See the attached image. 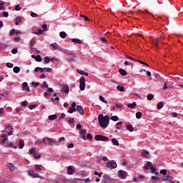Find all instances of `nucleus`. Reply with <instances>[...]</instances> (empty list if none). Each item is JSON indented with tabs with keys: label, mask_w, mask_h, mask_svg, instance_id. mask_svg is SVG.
<instances>
[{
	"label": "nucleus",
	"mask_w": 183,
	"mask_h": 183,
	"mask_svg": "<svg viewBox=\"0 0 183 183\" xmlns=\"http://www.w3.org/2000/svg\"><path fill=\"white\" fill-rule=\"evenodd\" d=\"M99 124L102 128H107L109 125V117L107 115L104 117V114H99Z\"/></svg>",
	"instance_id": "nucleus-1"
},
{
	"label": "nucleus",
	"mask_w": 183,
	"mask_h": 183,
	"mask_svg": "<svg viewBox=\"0 0 183 183\" xmlns=\"http://www.w3.org/2000/svg\"><path fill=\"white\" fill-rule=\"evenodd\" d=\"M42 141L44 142V144H48L49 145H54V144H55V142H56V141H55V139L49 138V137H46L43 138Z\"/></svg>",
	"instance_id": "nucleus-2"
},
{
	"label": "nucleus",
	"mask_w": 183,
	"mask_h": 183,
	"mask_svg": "<svg viewBox=\"0 0 183 183\" xmlns=\"http://www.w3.org/2000/svg\"><path fill=\"white\" fill-rule=\"evenodd\" d=\"M162 181L163 182H169V183H174L175 182L174 181V177L171 175L165 176L164 177L162 178Z\"/></svg>",
	"instance_id": "nucleus-3"
},
{
	"label": "nucleus",
	"mask_w": 183,
	"mask_h": 183,
	"mask_svg": "<svg viewBox=\"0 0 183 183\" xmlns=\"http://www.w3.org/2000/svg\"><path fill=\"white\" fill-rule=\"evenodd\" d=\"M144 169H151L152 172H155L157 171V169L154 167V165L151 162H148L147 164L144 167Z\"/></svg>",
	"instance_id": "nucleus-4"
},
{
	"label": "nucleus",
	"mask_w": 183,
	"mask_h": 183,
	"mask_svg": "<svg viewBox=\"0 0 183 183\" xmlns=\"http://www.w3.org/2000/svg\"><path fill=\"white\" fill-rule=\"evenodd\" d=\"M117 167L118 165L117 164V162L114 160L109 161L107 163V168H109L110 169H115Z\"/></svg>",
	"instance_id": "nucleus-5"
},
{
	"label": "nucleus",
	"mask_w": 183,
	"mask_h": 183,
	"mask_svg": "<svg viewBox=\"0 0 183 183\" xmlns=\"http://www.w3.org/2000/svg\"><path fill=\"white\" fill-rule=\"evenodd\" d=\"M94 139L96 141H109V138H108L107 137L105 136H102V135H96L94 137Z\"/></svg>",
	"instance_id": "nucleus-6"
},
{
	"label": "nucleus",
	"mask_w": 183,
	"mask_h": 183,
	"mask_svg": "<svg viewBox=\"0 0 183 183\" xmlns=\"http://www.w3.org/2000/svg\"><path fill=\"white\" fill-rule=\"evenodd\" d=\"M28 174L32 178H40L41 179H44L43 177L39 176V174H38V173H36L35 172H34L32 170L29 171Z\"/></svg>",
	"instance_id": "nucleus-7"
},
{
	"label": "nucleus",
	"mask_w": 183,
	"mask_h": 183,
	"mask_svg": "<svg viewBox=\"0 0 183 183\" xmlns=\"http://www.w3.org/2000/svg\"><path fill=\"white\" fill-rule=\"evenodd\" d=\"M79 88L81 91H84L85 89V77L81 76L79 80Z\"/></svg>",
	"instance_id": "nucleus-8"
},
{
	"label": "nucleus",
	"mask_w": 183,
	"mask_h": 183,
	"mask_svg": "<svg viewBox=\"0 0 183 183\" xmlns=\"http://www.w3.org/2000/svg\"><path fill=\"white\" fill-rule=\"evenodd\" d=\"M76 102H73L71 104V107H70L69 108L68 112L69 114H74V112H75L76 111Z\"/></svg>",
	"instance_id": "nucleus-9"
},
{
	"label": "nucleus",
	"mask_w": 183,
	"mask_h": 183,
	"mask_svg": "<svg viewBox=\"0 0 183 183\" xmlns=\"http://www.w3.org/2000/svg\"><path fill=\"white\" fill-rule=\"evenodd\" d=\"M119 177L122 179H125V178H127V172L123 170L119 171Z\"/></svg>",
	"instance_id": "nucleus-10"
},
{
	"label": "nucleus",
	"mask_w": 183,
	"mask_h": 183,
	"mask_svg": "<svg viewBox=\"0 0 183 183\" xmlns=\"http://www.w3.org/2000/svg\"><path fill=\"white\" fill-rule=\"evenodd\" d=\"M76 111L80 114V115H84V108L82 106H77Z\"/></svg>",
	"instance_id": "nucleus-11"
},
{
	"label": "nucleus",
	"mask_w": 183,
	"mask_h": 183,
	"mask_svg": "<svg viewBox=\"0 0 183 183\" xmlns=\"http://www.w3.org/2000/svg\"><path fill=\"white\" fill-rule=\"evenodd\" d=\"M61 91L64 94H69V86H68V85H64Z\"/></svg>",
	"instance_id": "nucleus-12"
},
{
	"label": "nucleus",
	"mask_w": 183,
	"mask_h": 183,
	"mask_svg": "<svg viewBox=\"0 0 183 183\" xmlns=\"http://www.w3.org/2000/svg\"><path fill=\"white\" fill-rule=\"evenodd\" d=\"M67 174L68 175H74V168L72 166H69L67 167Z\"/></svg>",
	"instance_id": "nucleus-13"
},
{
	"label": "nucleus",
	"mask_w": 183,
	"mask_h": 183,
	"mask_svg": "<svg viewBox=\"0 0 183 183\" xmlns=\"http://www.w3.org/2000/svg\"><path fill=\"white\" fill-rule=\"evenodd\" d=\"M111 179V177H109V175L108 174H104L103 176V182L104 183H107L108 182V181H109Z\"/></svg>",
	"instance_id": "nucleus-14"
},
{
	"label": "nucleus",
	"mask_w": 183,
	"mask_h": 183,
	"mask_svg": "<svg viewBox=\"0 0 183 183\" xmlns=\"http://www.w3.org/2000/svg\"><path fill=\"white\" fill-rule=\"evenodd\" d=\"M142 157H144V158H149V152L144 150L142 152Z\"/></svg>",
	"instance_id": "nucleus-15"
},
{
	"label": "nucleus",
	"mask_w": 183,
	"mask_h": 183,
	"mask_svg": "<svg viewBox=\"0 0 183 183\" xmlns=\"http://www.w3.org/2000/svg\"><path fill=\"white\" fill-rule=\"evenodd\" d=\"M4 5H5V1L0 0V11H5V9H6Z\"/></svg>",
	"instance_id": "nucleus-16"
},
{
	"label": "nucleus",
	"mask_w": 183,
	"mask_h": 183,
	"mask_svg": "<svg viewBox=\"0 0 183 183\" xmlns=\"http://www.w3.org/2000/svg\"><path fill=\"white\" fill-rule=\"evenodd\" d=\"M1 138H3V140L1 141L2 144H5L6 141H8V135L5 134H1Z\"/></svg>",
	"instance_id": "nucleus-17"
},
{
	"label": "nucleus",
	"mask_w": 183,
	"mask_h": 183,
	"mask_svg": "<svg viewBox=\"0 0 183 183\" xmlns=\"http://www.w3.org/2000/svg\"><path fill=\"white\" fill-rule=\"evenodd\" d=\"M24 147H25V142L22 139L19 140V148L20 149H22L24 148Z\"/></svg>",
	"instance_id": "nucleus-18"
},
{
	"label": "nucleus",
	"mask_w": 183,
	"mask_h": 183,
	"mask_svg": "<svg viewBox=\"0 0 183 183\" xmlns=\"http://www.w3.org/2000/svg\"><path fill=\"white\" fill-rule=\"evenodd\" d=\"M19 24H22V19L19 16L16 17L15 25H19Z\"/></svg>",
	"instance_id": "nucleus-19"
},
{
	"label": "nucleus",
	"mask_w": 183,
	"mask_h": 183,
	"mask_svg": "<svg viewBox=\"0 0 183 183\" xmlns=\"http://www.w3.org/2000/svg\"><path fill=\"white\" fill-rule=\"evenodd\" d=\"M49 62H51V57L50 56H45L44 58V64H49Z\"/></svg>",
	"instance_id": "nucleus-20"
},
{
	"label": "nucleus",
	"mask_w": 183,
	"mask_h": 183,
	"mask_svg": "<svg viewBox=\"0 0 183 183\" xmlns=\"http://www.w3.org/2000/svg\"><path fill=\"white\" fill-rule=\"evenodd\" d=\"M56 118H58V116L56 114H52L49 116V119L50 121H55V119H56Z\"/></svg>",
	"instance_id": "nucleus-21"
},
{
	"label": "nucleus",
	"mask_w": 183,
	"mask_h": 183,
	"mask_svg": "<svg viewBox=\"0 0 183 183\" xmlns=\"http://www.w3.org/2000/svg\"><path fill=\"white\" fill-rule=\"evenodd\" d=\"M13 71L14 74H19V72L21 71V69L19 68V66H14Z\"/></svg>",
	"instance_id": "nucleus-22"
},
{
	"label": "nucleus",
	"mask_w": 183,
	"mask_h": 183,
	"mask_svg": "<svg viewBox=\"0 0 183 183\" xmlns=\"http://www.w3.org/2000/svg\"><path fill=\"white\" fill-rule=\"evenodd\" d=\"M9 169L11 172H14L15 171V166L12 163H11L9 165Z\"/></svg>",
	"instance_id": "nucleus-23"
},
{
	"label": "nucleus",
	"mask_w": 183,
	"mask_h": 183,
	"mask_svg": "<svg viewBox=\"0 0 183 183\" xmlns=\"http://www.w3.org/2000/svg\"><path fill=\"white\" fill-rule=\"evenodd\" d=\"M22 88L23 89H26V91H29V87H28V83L24 82L22 84Z\"/></svg>",
	"instance_id": "nucleus-24"
},
{
	"label": "nucleus",
	"mask_w": 183,
	"mask_h": 183,
	"mask_svg": "<svg viewBox=\"0 0 183 183\" xmlns=\"http://www.w3.org/2000/svg\"><path fill=\"white\" fill-rule=\"evenodd\" d=\"M51 46H52V48H54L55 50L59 49V46L56 43L51 44Z\"/></svg>",
	"instance_id": "nucleus-25"
},
{
	"label": "nucleus",
	"mask_w": 183,
	"mask_h": 183,
	"mask_svg": "<svg viewBox=\"0 0 183 183\" xmlns=\"http://www.w3.org/2000/svg\"><path fill=\"white\" fill-rule=\"evenodd\" d=\"M128 108H134V107H137V102H133L132 103L127 104Z\"/></svg>",
	"instance_id": "nucleus-26"
},
{
	"label": "nucleus",
	"mask_w": 183,
	"mask_h": 183,
	"mask_svg": "<svg viewBox=\"0 0 183 183\" xmlns=\"http://www.w3.org/2000/svg\"><path fill=\"white\" fill-rule=\"evenodd\" d=\"M117 89H118V91H119L120 92H124V91H125V89L124 88V86H119V85L117 86Z\"/></svg>",
	"instance_id": "nucleus-27"
},
{
	"label": "nucleus",
	"mask_w": 183,
	"mask_h": 183,
	"mask_svg": "<svg viewBox=\"0 0 183 183\" xmlns=\"http://www.w3.org/2000/svg\"><path fill=\"white\" fill-rule=\"evenodd\" d=\"M127 129L129 130L130 132H134V127H132V124L127 125Z\"/></svg>",
	"instance_id": "nucleus-28"
},
{
	"label": "nucleus",
	"mask_w": 183,
	"mask_h": 183,
	"mask_svg": "<svg viewBox=\"0 0 183 183\" xmlns=\"http://www.w3.org/2000/svg\"><path fill=\"white\" fill-rule=\"evenodd\" d=\"M99 41H101L102 42H103V44H107V45H108V41L107 40V39H105V37H101L99 39Z\"/></svg>",
	"instance_id": "nucleus-29"
},
{
	"label": "nucleus",
	"mask_w": 183,
	"mask_h": 183,
	"mask_svg": "<svg viewBox=\"0 0 183 183\" xmlns=\"http://www.w3.org/2000/svg\"><path fill=\"white\" fill-rule=\"evenodd\" d=\"M99 99H100L102 102H104V104H108V102L105 100V97L103 96H99Z\"/></svg>",
	"instance_id": "nucleus-30"
},
{
	"label": "nucleus",
	"mask_w": 183,
	"mask_h": 183,
	"mask_svg": "<svg viewBox=\"0 0 183 183\" xmlns=\"http://www.w3.org/2000/svg\"><path fill=\"white\" fill-rule=\"evenodd\" d=\"M119 74H121V75H123V76H127V71H125L124 69H121L119 70Z\"/></svg>",
	"instance_id": "nucleus-31"
},
{
	"label": "nucleus",
	"mask_w": 183,
	"mask_h": 183,
	"mask_svg": "<svg viewBox=\"0 0 183 183\" xmlns=\"http://www.w3.org/2000/svg\"><path fill=\"white\" fill-rule=\"evenodd\" d=\"M42 32H44V31L41 29H39L37 31H34V34H35V35H41Z\"/></svg>",
	"instance_id": "nucleus-32"
},
{
	"label": "nucleus",
	"mask_w": 183,
	"mask_h": 183,
	"mask_svg": "<svg viewBox=\"0 0 183 183\" xmlns=\"http://www.w3.org/2000/svg\"><path fill=\"white\" fill-rule=\"evenodd\" d=\"M142 113H141V112H138L136 113V118L137 119H140V118H142Z\"/></svg>",
	"instance_id": "nucleus-33"
},
{
	"label": "nucleus",
	"mask_w": 183,
	"mask_h": 183,
	"mask_svg": "<svg viewBox=\"0 0 183 183\" xmlns=\"http://www.w3.org/2000/svg\"><path fill=\"white\" fill-rule=\"evenodd\" d=\"M112 142L113 145H119V142L117 139H112Z\"/></svg>",
	"instance_id": "nucleus-34"
},
{
	"label": "nucleus",
	"mask_w": 183,
	"mask_h": 183,
	"mask_svg": "<svg viewBox=\"0 0 183 183\" xmlns=\"http://www.w3.org/2000/svg\"><path fill=\"white\" fill-rule=\"evenodd\" d=\"M71 41L74 44H81V40L79 39H73Z\"/></svg>",
	"instance_id": "nucleus-35"
},
{
	"label": "nucleus",
	"mask_w": 183,
	"mask_h": 183,
	"mask_svg": "<svg viewBox=\"0 0 183 183\" xmlns=\"http://www.w3.org/2000/svg\"><path fill=\"white\" fill-rule=\"evenodd\" d=\"M46 71L47 72H52V69L51 68H42V72H45Z\"/></svg>",
	"instance_id": "nucleus-36"
},
{
	"label": "nucleus",
	"mask_w": 183,
	"mask_h": 183,
	"mask_svg": "<svg viewBox=\"0 0 183 183\" xmlns=\"http://www.w3.org/2000/svg\"><path fill=\"white\" fill-rule=\"evenodd\" d=\"M147 99L149 101H152V99H154V94H149L147 95Z\"/></svg>",
	"instance_id": "nucleus-37"
},
{
	"label": "nucleus",
	"mask_w": 183,
	"mask_h": 183,
	"mask_svg": "<svg viewBox=\"0 0 183 183\" xmlns=\"http://www.w3.org/2000/svg\"><path fill=\"white\" fill-rule=\"evenodd\" d=\"M164 107V103L162 102H159L157 104L158 109H162V107Z\"/></svg>",
	"instance_id": "nucleus-38"
},
{
	"label": "nucleus",
	"mask_w": 183,
	"mask_h": 183,
	"mask_svg": "<svg viewBox=\"0 0 183 183\" xmlns=\"http://www.w3.org/2000/svg\"><path fill=\"white\" fill-rule=\"evenodd\" d=\"M112 121H114V122H117V121H118V119H119V118L117 116H112L111 117Z\"/></svg>",
	"instance_id": "nucleus-39"
},
{
	"label": "nucleus",
	"mask_w": 183,
	"mask_h": 183,
	"mask_svg": "<svg viewBox=\"0 0 183 183\" xmlns=\"http://www.w3.org/2000/svg\"><path fill=\"white\" fill-rule=\"evenodd\" d=\"M36 61L37 62H41V61H42V57H41V55H37V56H36Z\"/></svg>",
	"instance_id": "nucleus-40"
},
{
	"label": "nucleus",
	"mask_w": 183,
	"mask_h": 183,
	"mask_svg": "<svg viewBox=\"0 0 183 183\" xmlns=\"http://www.w3.org/2000/svg\"><path fill=\"white\" fill-rule=\"evenodd\" d=\"M60 37L61 38H66V33H65L64 31H61L60 32Z\"/></svg>",
	"instance_id": "nucleus-41"
},
{
	"label": "nucleus",
	"mask_w": 183,
	"mask_h": 183,
	"mask_svg": "<svg viewBox=\"0 0 183 183\" xmlns=\"http://www.w3.org/2000/svg\"><path fill=\"white\" fill-rule=\"evenodd\" d=\"M124 65H125V66H127V65L132 66V65H134V63H132L131 61H124Z\"/></svg>",
	"instance_id": "nucleus-42"
},
{
	"label": "nucleus",
	"mask_w": 183,
	"mask_h": 183,
	"mask_svg": "<svg viewBox=\"0 0 183 183\" xmlns=\"http://www.w3.org/2000/svg\"><path fill=\"white\" fill-rule=\"evenodd\" d=\"M41 167L42 166L36 164L35 167L36 171H42V169L41 168Z\"/></svg>",
	"instance_id": "nucleus-43"
},
{
	"label": "nucleus",
	"mask_w": 183,
	"mask_h": 183,
	"mask_svg": "<svg viewBox=\"0 0 183 183\" xmlns=\"http://www.w3.org/2000/svg\"><path fill=\"white\" fill-rule=\"evenodd\" d=\"M35 72H42V68L41 67H36L34 69Z\"/></svg>",
	"instance_id": "nucleus-44"
},
{
	"label": "nucleus",
	"mask_w": 183,
	"mask_h": 183,
	"mask_svg": "<svg viewBox=\"0 0 183 183\" xmlns=\"http://www.w3.org/2000/svg\"><path fill=\"white\" fill-rule=\"evenodd\" d=\"M161 39V38H157V39H155V41H154V45L156 46H158V44H159V40Z\"/></svg>",
	"instance_id": "nucleus-45"
},
{
	"label": "nucleus",
	"mask_w": 183,
	"mask_h": 183,
	"mask_svg": "<svg viewBox=\"0 0 183 183\" xmlns=\"http://www.w3.org/2000/svg\"><path fill=\"white\" fill-rule=\"evenodd\" d=\"M170 115L173 118H177V117H178V114L177 112H172V113H170Z\"/></svg>",
	"instance_id": "nucleus-46"
},
{
	"label": "nucleus",
	"mask_w": 183,
	"mask_h": 183,
	"mask_svg": "<svg viewBox=\"0 0 183 183\" xmlns=\"http://www.w3.org/2000/svg\"><path fill=\"white\" fill-rule=\"evenodd\" d=\"M22 8H21V5L18 4L15 6V11H21Z\"/></svg>",
	"instance_id": "nucleus-47"
},
{
	"label": "nucleus",
	"mask_w": 183,
	"mask_h": 183,
	"mask_svg": "<svg viewBox=\"0 0 183 183\" xmlns=\"http://www.w3.org/2000/svg\"><path fill=\"white\" fill-rule=\"evenodd\" d=\"M42 88H49L48 84L46 81L43 82V85H41Z\"/></svg>",
	"instance_id": "nucleus-48"
},
{
	"label": "nucleus",
	"mask_w": 183,
	"mask_h": 183,
	"mask_svg": "<svg viewBox=\"0 0 183 183\" xmlns=\"http://www.w3.org/2000/svg\"><path fill=\"white\" fill-rule=\"evenodd\" d=\"M31 84L33 85V86H39L40 85L39 82H35V81L31 82Z\"/></svg>",
	"instance_id": "nucleus-49"
},
{
	"label": "nucleus",
	"mask_w": 183,
	"mask_h": 183,
	"mask_svg": "<svg viewBox=\"0 0 183 183\" xmlns=\"http://www.w3.org/2000/svg\"><path fill=\"white\" fill-rule=\"evenodd\" d=\"M39 158H41V154H34V159H39Z\"/></svg>",
	"instance_id": "nucleus-50"
},
{
	"label": "nucleus",
	"mask_w": 183,
	"mask_h": 183,
	"mask_svg": "<svg viewBox=\"0 0 183 183\" xmlns=\"http://www.w3.org/2000/svg\"><path fill=\"white\" fill-rule=\"evenodd\" d=\"M42 29H44V31L45 32H46V31H48V26H47L46 24H44V25L42 26Z\"/></svg>",
	"instance_id": "nucleus-51"
},
{
	"label": "nucleus",
	"mask_w": 183,
	"mask_h": 183,
	"mask_svg": "<svg viewBox=\"0 0 183 183\" xmlns=\"http://www.w3.org/2000/svg\"><path fill=\"white\" fill-rule=\"evenodd\" d=\"M30 15L32 16V18H38V14L34 12H31Z\"/></svg>",
	"instance_id": "nucleus-52"
},
{
	"label": "nucleus",
	"mask_w": 183,
	"mask_h": 183,
	"mask_svg": "<svg viewBox=\"0 0 183 183\" xmlns=\"http://www.w3.org/2000/svg\"><path fill=\"white\" fill-rule=\"evenodd\" d=\"M29 154H35V148H31L29 151Z\"/></svg>",
	"instance_id": "nucleus-53"
},
{
	"label": "nucleus",
	"mask_w": 183,
	"mask_h": 183,
	"mask_svg": "<svg viewBox=\"0 0 183 183\" xmlns=\"http://www.w3.org/2000/svg\"><path fill=\"white\" fill-rule=\"evenodd\" d=\"M126 58H127L128 59H131V61H137V59H134V57L131 56H126Z\"/></svg>",
	"instance_id": "nucleus-54"
},
{
	"label": "nucleus",
	"mask_w": 183,
	"mask_h": 183,
	"mask_svg": "<svg viewBox=\"0 0 183 183\" xmlns=\"http://www.w3.org/2000/svg\"><path fill=\"white\" fill-rule=\"evenodd\" d=\"M160 174H162V175H167V169L161 170Z\"/></svg>",
	"instance_id": "nucleus-55"
},
{
	"label": "nucleus",
	"mask_w": 183,
	"mask_h": 183,
	"mask_svg": "<svg viewBox=\"0 0 183 183\" xmlns=\"http://www.w3.org/2000/svg\"><path fill=\"white\" fill-rule=\"evenodd\" d=\"M29 108L31 110L34 109V108H36V104H31V105L29 106Z\"/></svg>",
	"instance_id": "nucleus-56"
},
{
	"label": "nucleus",
	"mask_w": 183,
	"mask_h": 183,
	"mask_svg": "<svg viewBox=\"0 0 183 183\" xmlns=\"http://www.w3.org/2000/svg\"><path fill=\"white\" fill-rule=\"evenodd\" d=\"M6 66H7V68H13L14 64L11 63H6Z\"/></svg>",
	"instance_id": "nucleus-57"
},
{
	"label": "nucleus",
	"mask_w": 183,
	"mask_h": 183,
	"mask_svg": "<svg viewBox=\"0 0 183 183\" xmlns=\"http://www.w3.org/2000/svg\"><path fill=\"white\" fill-rule=\"evenodd\" d=\"M77 72L78 74H80V75H84V74H85V71L80 69H77Z\"/></svg>",
	"instance_id": "nucleus-58"
},
{
	"label": "nucleus",
	"mask_w": 183,
	"mask_h": 183,
	"mask_svg": "<svg viewBox=\"0 0 183 183\" xmlns=\"http://www.w3.org/2000/svg\"><path fill=\"white\" fill-rule=\"evenodd\" d=\"M3 16H4V18H8V16H9V14H8V12L4 11V12H3Z\"/></svg>",
	"instance_id": "nucleus-59"
},
{
	"label": "nucleus",
	"mask_w": 183,
	"mask_h": 183,
	"mask_svg": "<svg viewBox=\"0 0 183 183\" xmlns=\"http://www.w3.org/2000/svg\"><path fill=\"white\" fill-rule=\"evenodd\" d=\"M5 114V111L4 110V108L0 109V117L1 115H4Z\"/></svg>",
	"instance_id": "nucleus-60"
},
{
	"label": "nucleus",
	"mask_w": 183,
	"mask_h": 183,
	"mask_svg": "<svg viewBox=\"0 0 183 183\" xmlns=\"http://www.w3.org/2000/svg\"><path fill=\"white\" fill-rule=\"evenodd\" d=\"M69 124H74L75 122V120L74 119H69L68 120Z\"/></svg>",
	"instance_id": "nucleus-61"
},
{
	"label": "nucleus",
	"mask_w": 183,
	"mask_h": 183,
	"mask_svg": "<svg viewBox=\"0 0 183 183\" xmlns=\"http://www.w3.org/2000/svg\"><path fill=\"white\" fill-rule=\"evenodd\" d=\"M36 145H42V141H41L40 139L37 140L36 142Z\"/></svg>",
	"instance_id": "nucleus-62"
},
{
	"label": "nucleus",
	"mask_w": 183,
	"mask_h": 183,
	"mask_svg": "<svg viewBox=\"0 0 183 183\" xmlns=\"http://www.w3.org/2000/svg\"><path fill=\"white\" fill-rule=\"evenodd\" d=\"M11 53L15 54H18V49H14L12 51H11Z\"/></svg>",
	"instance_id": "nucleus-63"
},
{
	"label": "nucleus",
	"mask_w": 183,
	"mask_h": 183,
	"mask_svg": "<svg viewBox=\"0 0 183 183\" xmlns=\"http://www.w3.org/2000/svg\"><path fill=\"white\" fill-rule=\"evenodd\" d=\"M87 139H89V140L92 139V135L91 134H87Z\"/></svg>",
	"instance_id": "nucleus-64"
}]
</instances>
